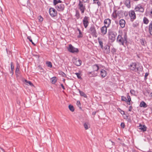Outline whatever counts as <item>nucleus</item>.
<instances>
[{
	"label": "nucleus",
	"mask_w": 152,
	"mask_h": 152,
	"mask_svg": "<svg viewBox=\"0 0 152 152\" xmlns=\"http://www.w3.org/2000/svg\"><path fill=\"white\" fill-rule=\"evenodd\" d=\"M129 69L135 72H138L140 73L142 70V67L138 63H132L129 66Z\"/></svg>",
	"instance_id": "obj_1"
},
{
	"label": "nucleus",
	"mask_w": 152,
	"mask_h": 152,
	"mask_svg": "<svg viewBox=\"0 0 152 152\" xmlns=\"http://www.w3.org/2000/svg\"><path fill=\"white\" fill-rule=\"evenodd\" d=\"M117 41L120 44L124 45V43L126 44L127 42L126 34L124 33L122 35H119L117 38Z\"/></svg>",
	"instance_id": "obj_2"
},
{
	"label": "nucleus",
	"mask_w": 152,
	"mask_h": 152,
	"mask_svg": "<svg viewBox=\"0 0 152 152\" xmlns=\"http://www.w3.org/2000/svg\"><path fill=\"white\" fill-rule=\"evenodd\" d=\"M88 32L93 36L96 37H97V32L95 27L94 25H92L88 30Z\"/></svg>",
	"instance_id": "obj_3"
},
{
	"label": "nucleus",
	"mask_w": 152,
	"mask_h": 152,
	"mask_svg": "<svg viewBox=\"0 0 152 152\" xmlns=\"http://www.w3.org/2000/svg\"><path fill=\"white\" fill-rule=\"evenodd\" d=\"M68 50L72 53H77L79 50L77 48L74 47L72 45L70 44L67 48Z\"/></svg>",
	"instance_id": "obj_4"
},
{
	"label": "nucleus",
	"mask_w": 152,
	"mask_h": 152,
	"mask_svg": "<svg viewBox=\"0 0 152 152\" xmlns=\"http://www.w3.org/2000/svg\"><path fill=\"white\" fill-rule=\"evenodd\" d=\"M78 9L80 10L82 14H83L86 9V7L83 5L82 2L80 1L78 5Z\"/></svg>",
	"instance_id": "obj_5"
},
{
	"label": "nucleus",
	"mask_w": 152,
	"mask_h": 152,
	"mask_svg": "<svg viewBox=\"0 0 152 152\" xmlns=\"http://www.w3.org/2000/svg\"><path fill=\"white\" fill-rule=\"evenodd\" d=\"M117 33L115 32H110L109 34V38L110 40H111V42H114Z\"/></svg>",
	"instance_id": "obj_6"
},
{
	"label": "nucleus",
	"mask_w": 152,
	"mask_h": 152,
	"mask_svg": "<svg viewBox=\"0 0 152 152\" xmlns=\"http://www.w3.org/2000/svg\"><path fill=\"white\" fill-rule=\"evenodd\" d=\"M92 68L93 71L91 72H88V74H92L93 75V76H95L97 75V73L94 74V72L95 71H97L99 69L98 66L97 64H95L92 66Z\"/></svg>",
	"instance_id": "obj_7"
},
{
	"label": "nucleus",
	"mask_w": 152,
	"mask_h": 152,
	"mask_svg": "<svg viewBox=\"0 0 152 152\" xmlns=\"http://www.w3.org/2000/svg\"><path fill=\"white\" fill-rule=\"evenodd\" d=\"M89 18L87 16H85L83 20V24L85 28H86L89 24Z\"/></svg>",
	"instance_id": "obj_8"
},
{
	"label": "nucleus",
	"mask_w": 152,
	"mask_h": 152,
	"mask_svg": "<svg viewBox=\"0 0 152 152\" xmlns=\"http://www.w3.org/2000/svg\"><path fill=\"white\" fill-rule=\"evenodd\" d=\"M146 16H149L150 17L152 18V8H149L146 9L145 12Z\"/></svg>",
	"instance_id": "obj_9"
},
{
	"label": "nucleus",
	"mask_w": 152,
	"mask_h": 152,
	"mask_svg": "<svg viewBox=\"0 0 152 152\" xmlns=\"http://www.w3.org/2000/svg\"><path fill=\"white\" fill-rule=\"evenodd\" d=\"M73 63L77 66H80L81 64V61L77 58H73Z\"/></svg>",
	"instance_id": "obj_10"
},
{
	"label": "nucleus",
	"mask_w": 152,
	"mask_h": 152,
	"mask_svg": "<svg viewBox=\"0 0 152 152\" xmlns=\"http://www.w3.org/2000/svg\"><path fill=\"white\" fill-rule=\"evenodd\" d=\"M135 10L136 11H139L142 12H143L144 11L143 7L140 4L138 5L135 7Z\"/></svg>",
	"instance_id": "obj_11"
},
{
	"label": "nucleus",
	"mask_w": 152,
	"mask_h": 152,
	"mask_svg": "<svg viewBox=\"0 0 152 152\" xmlns=\"http://www.w3.org/2000/svg\"><path fill=\"white\" fill-rule=\"evenodd\" d=\"M129 15L131 18V19L132 21H133L136 18V15L134 11H131L130 12H129Z\"/></svg>",
	"instance_id": "obj_12"
},
{
	"label": "nucleus",
	"mask_w": 152,
	"mask_h": 152,
	"mask_svg": "<svg viewBox=\"0 0 152 152\" xmlns=\"http://www.w3.org/2000/svg\"><path fill=\"white\" fill-rule=\"evenodd\" d=\"M107 27L104 26L100 28L101 33L102 34L103 36L105 35L107 33Z\"/></svg>",
	"instance_id": "obj_13"
},
{
	"label": "nucleus",
	"mask_w": 152,
	"mask_h": 152,
	"mask_svg": "<svg viewBox=\"0 0 152 152\" xmlns=\"http://www.w3.org/2000/svg\"><path fill=\"white\" fill-rule=\"evenodd\" d=\"M56 7L58 10L59 11H63L64 8V5L62 4H58Z\"/></svg>",
	"instance_id": "obj_14"
},
{
	"label": "nucleus",
	"mask_w": 152,
	"mask_h": 152,
	"mask_svg": "<svg viewBox=\"0 0 152 152\" xmlns=\"http://www.w3.org/2000/svg\"><path fill=\"white\" fill-rule=\"evenodd\" d=\"M50 15L52 17H54L56 15V11L53 8H50L49 9Z\"/></svg>",
	"instance_id": "obj_15"
},
{
	"label": "nucleus",
	"mask_w": 152,
	"mask_h": 152,
	"mask_svg": "<svg viewBox=\"0 0 152 152\" xmlns=\"http://www.w3.org/2000/svg\"><path fill=\"white\" fill-rule=\"evenodd\" d=\"M139 127H140L139 128V129H140L141 131L144 132L146 131L147 127L145 125H142L140 124L139 126Z\"/></svg>",
	"instance_id": "obj_16"
},
{
	"label": "nucleus",
	"mask_w": 152,
	"mask_h": 152,
	"mask_svg": "<svg viewBox=\"0 0 152 152\" xmlns=\"http://www.w3.org/2000/svg\"><path fill=\"white\" fill-rule=\"evenodd\" d=\"M119 24L122 28H124L125 27L126 22L125 20L123 19H121L119 20Z\"/></svg>",
	"instance_id": "obj_17"
},
{
	"label": "nucleus",
	"mask_w": 152,
	"mask_h": 152,
	"mask_svg": "<svg viewBox=\"0 0 152 152\" xmlns=\"http://www.w3.org/2000/svg\"><path fill=\"white\" fill-rule=\"evenodd\" d=\"M111 21V20L110 19L107 18L104 20V23L105 25L107 26V27H108L110 24Z\"/></svg>",
	"instance_id": "obj_18"
},
{
	"label": "nucleus",
	"mask_w": 152,
	"mask_h": 152,
	"mask_svg": "<svg viewBox=\"0 0 152 152\" xmlns=\"http://www.w3.org/2000/svg\"><path fill=\"white\" fill-rule=\"evenodd\" d=\"M100 74L102 77H104L107 76V73L105 70L102 69L100 72Z\"/></svg>",
	"instance_id": "obj_19"
},
{
	"label": "nucleus",
	"mask_w": 152,
	"mask_h": 152,
	"mask_svg": "<svg viewBox=\"0 0 152 152\" xmlns=\"http://www.w3.org/2000/svg\"><path fill=\"white\" fill-rule=\"evenodd\" d=\"M104 48L105 50V52L108 54L110 52V47L109 45H106L104 47Z\"/></svg>",
	"instance_id": "obj_20"
},
{
	"label": "nucleus",
	"mask_w": 152,
	"mask_h": 152,
	"mask_svg": "<svg viewBox=\"0 0 152 152\" xmlns=\"http://www.w3.org/2000/svg\"><path fill=\"white\" fill-rule=\"evenodd\" d=\"M97 40H98L99 44L101 48L102 49H103L104 48L102 39L99 37L98 38Z\"/></svg>",
	"instance_id": "obj_21"
},
{
	"label": "nucleus",
	"mask_w": 152,
	"mask_h": 152,
	"mask_svg": "<svg viewBox=\"0 0 152 152\" xmlns=\"http://www.w3.org/2000/svg\"><path fill=\"white\" fill-rule=\"evenodd\" d=\"M148 31L150 34L152 35V21L150 23L149 25Z\"/></svg>",
	"instance_id": "obj_22"
},
{
	"label": "nucleus",
	"mask_w": 152,
	"mask_h": 152,
	"mask_svg": "<svg viewBox=\"0 0 152 152\" xmlns=\"http://www.w3.org/2000/svg\"><path fill=\"white\" fill-rule=\"evenodd\" d=\"M125 4L127 7L129 8L131 7L130 0H126L125 2Z\"/></svg>",
	"instance_id": "obj_23"
},
{
	"label": "nucleus",
	"mask_w": 152,
	"mask_h": 152,
	"mask_svg": "<svg viewBox=\"0 0 152 152\" xmlns=\"http://www.w3.org/2000/svg\"><path fill=\"white\" fill-rule=\"evenodd\" d=\"M19 72V66L18 64L17 65V67L15 69V74L16 76H18Z\"/></svg>",
	"instance_id": "obj_24"
},
{
	"label": "nucleus",
	"mask_w": 152,
	"mask_h": 152,
	"mask_svg": "<svg viewBox=\"0 0 152 152\" xmlns=\"http://www.w3.org/2000/svg\"><path fill=\"white\" fill-rule=\"evenodd\" d=\"M140 106L141 107L145 108L147 107L146 104L143 101H142L140 104Z\"/></svg>",
	"instance_id": "obj_25"
},
{
	"label": "nucleus",
	"mask_w": 152,
	"mask_h": 152,
	"mask_svg": "<svg viewBox=\"0 0 152 152\" xmlns=\"http://www.w3.org/2000/svg\"><path fill=\"white\" fill-rule=\"evenodd\" d=\"M50 81H51V82L52 84H55L56 82V77H52L50 79Z\"/></svg>",
	"instance_id": "obj_26"
},
{
	"label": "nucleus",
	"mask_w": 152,
	"mask_h": 152,
	"mask_svg": "<svg viewBox=\"0 0 152 152\" xmlns=\"http://www.w3.org/2000/svg\"><path fill=\"white\" fill-rule=\"evenodd\" d=\"M78 91H79L80 94L81 96H83L84 97H87V95L84 92L81 91L79 89H78Z\"/></svg>",
	"instance_id": "obj_27"
},
{
	"label": "nucleus",
	"mask_w": 152,
	"mask_h": 152,
	"mask_svg": "<svg viewBox=\"0 0 152 152\" xmlns=\"http://www.w3.org/2000/svg\"><path fill=\"white\" fill-rule=\"evenodd\" d=\"M149 22V20L146 17H144L143 19V22L144 23L147 24Z\"/></svg>",
	"instance_id": "obj_28"
},
{
	"label": "nucleus",
	"mask_w": 152,
	"mask_h": 152,
	"mask_svg": "<svg viewBox=\"0 0 152 152\" xmlns=\"http://www.w3.org/2000/svg\"><path fill=\"white\" fill-rule=\"evenodd\" d=\"M140 42L141 44L143 45V46H145V45L146 44V41L144 39H140Z\"/></svg>",
	"instance_id": "obj_29"
},
{
	"label": "nucleus",
	"mask_w": 152,
	"mask_h": 152,
	"mask_svg": "<svg viewBox=\"0 0 152 152\" xmlns=\"http://www.w3.org/2000/svg\"><path fill=\"white\" fill-rule=\"evenodd\" d=\"M93 4H97L98 6H99L101 5L100 2L98 0H93Z\"/></svg>",
	"instance_id": "obj_30"
},
{
	"label": "nucleus",
	"mask_w": 152,
	"mask_h": 152,
	"mask_svg": "<svg viewBox=\"0 0 152 152\" xmlns=\"http://www.w3.org/2000/svg\"><path fill=\"white\" fill-rule=\"evenodd\" d=\"M69 110L72 112H73L75 110L74 107L72 105H69Z\"/></svg>",
	"instance_id": "obj_31"
},
{
	"label": "nucleus",
	"mask_w": 152,
	"mask_h": 152,
	"mask_svg": "<svg viewBox=\"0 0 152 152\" xmlns=\"http://www.w3.org/2000/svg\"><path fill=\"white\" fill-rule=\"evenodd\" d=\"M46 63L48 66L50 68L52 67V64L50 62L47 61Z\"/></svg>",
	"instance_id": "obj_32"
},
{
	"label": "nucleus",
	"mask_w": 152,
	"mask_h": 152,
	"mask_svg": "<svg viewBox=\"0 0 152 152\" xmlns=\"http://www.w3.org/2000/svg\"><path fill=\"white\" fill-rule=\"evenodd\" d=\"M78 31H79V35L78 36V37L80 38L82 37H83V35L81 32V31L79 29H77Z\"/></svg>",
	"instance_id": "obj_33"
},
{
	"label": "nucleus",
	"mask_w": 152,
	"mask_h": 152,
	"mask_svg": "<svg viewBox=\"0 0 152 152\" xmlns=\"http://www.w3.org/2000/svg\"><path fill=\"white\" fill-rule=\"evenodd\" d=\"M121 100L123 101H125L126 102H128L127 99L124 96H121Z\"/></svg>",
	"instance_id": "obj_34"
},
{
	"label": "nucleus",
	"mask_w": 152,
	"mask_h": 152,
	"mask_svg": "<svg viewBox=\"0 0 152 152\" xmlns=\"http://www.w3.org/2000/svg\"><path fill=\"white\" fill-rule=\"evenodd\" d=\"M127 98L128 99V100H127L128 102H128L129 103H128V104H130V102L131 100V99L130 96H129V94H127Z\"/></svg>",
	"instance_id": "obj_35"
},
{
	"label": "nucleus",
	"mask_w": 152,
	"mask_h": 152,
	"mask_svg": "<svg viewBox=\"0 0 152 152\" xmlns=\"http://www.w3.org/2000/svg\"><path fill=\"white\" fill-rule=\"evenodd\" d=\"M25 82L27 84H28L30 86H33V83L31 81H28L27 80H26Z\"/></svg>",
	"instance_id": "obj_36"
},
{
	"label": "nucleus",
	"mask_w": 152,
	"mask_h": 152,
	"mask_svg": "<svg viewBox=\"0 0 152 152\" xmlns=\"http://www.w3.org/2000/svg\"><path fill=\"white\" fill-rule=\"evenodd\" d=\"M75 74L76 75L77 78L78 79H80L81 78V77L80 76V73H76Z\"/></svg>",
	"instance_id": "obj_37"
},
{
	"label": "nucleus",
	"mask_w": 152,
	"mask_h": 152,
	"mask_svg": "<svg viewBox=\"0 0 152 152\" xmlns=\"http://www.w3.org/2000/svg\"><path fill=\"white\" fill-rule=\"evenodd\" d=\"M38 18L40 22H42L43 20V18L41 16H39Z\"/></svg>",
	"instance_id": "obj_38"
},
{
	"label": "nucleus",
	"mask_w": 152,
	"mask_h": 152,
	"mask_svg": "<svg viewBox=\"0 0 152 152\" xmlns=\"http://www.w3.org/2000/svg\"><path fill=\"white\" fill-rule=\"evenodd\" d=\"M114 18L115 19L117 18V15L116 14V13L115 12H113L112 14Z\"/></svg>",
	"instance_id": "obj_39"
},
{
	"label": "nucleus",
	"mask_w": 152,
	"mask_h": 152,
	"mask_svg": "<svg viewBox=\"0 0 152 152\" xmlns=\"http://www.w3.org/2000/svg\"><path fill=\"white\" fill-rule=\"evenodd\" d=\"M84 126L85 129L87 130L88 129V124L87 123H85L84 124Z\"/></svg>",
	"instance_id": "obj_40"
},
{
	"label": "nucleus",
	"mask_w": 152,
	"mask_h": 152,
	"mask_svg": "<svg viewBox=\"0 0 152 152\" xmlns=\"http://www.w3.org/2000/svg\"><path fill=\"white\" fill-rule=\"evenodd\" d=\"M11 71H13L14 70V66L13 64V63L11 62Z\"/></svg>",
	"instance_id": "obj_41"
},
{
	"label": "nucleus",
	"mask_w": 152,
	"mask_h": 152,
	"mask_svg": "<svg viewBox=\"0 0 152 152\" xmlns=\"http://www.w3.org/2000/svg\"><path fill=\"white\" fill-rule=\"evenodd\" d=\"M130 92L131 93V94L132 95H134L135 94V92L133 90H131L130 91Z\"/></svg>",
	"instance_id": "obj_42"
},
{
	"label": "nucleus",
	"mask_w": 152,
	"mask_h": 152,
	"mask_svg": "<svg viewBox=\"0 0 152 152\" xmlns=\"http://www.w3.org/2000/svg\"><path fill=\"white\" fill-rule=\"evenodd\" d=\"M77 104L78 105V107L81 108V104L80 101H77Z\"/></svg>",
	"instance_id": "obj_43"
},
{
	"label": "nucleus",
	"mask_w": 152,
	"mask_h": 152,
	"mask_svg": "<svg viewBox=\"0 0 152 152\" xmlns=\"http://www.w3.org/2000/svg\"><path fill=\"white\" fill-rule=\"evenodd\" d=\"M111 51L114 54L115 53L116 50L115 49L113 48L112 49Z\"/></svg>",
	"instance_id": "obj_44"
},
{
	"label": "nucleus",
	"mask_w": 152,
	"mask_h": 152,
	"mask_svg": "<svg viewBox=\"0 0 152 152\" xmlns=\"http://www.w3.org/2000/svg\"><path fill=\"white\" fill-rule=\"evenodd\" d=\"M53 4L54 5H56L58 4L57 1L56 0H53Z\"/></svg>",
	"instance_id": "obj_45"
},
{
	"label": "nucleus",
	"mask_w": 152,
	"mask_h": 152,
	"mask_svg": "<svg viewBox=\"0 0 152 152\" xmlns=\"http://www.w3.org/2000/svg\"><path fill=\"white\" fill-rule=\"evenodd\" d=\"M121 126L122 128H124L125 127V124H124V123H121Z\"/></svg>",
	"instance_id": "obj_46"
},
{
	"label": "nucleus",
	"mask_w": 152,
	"mask_h": 152,
	"mask_svg": "<svg viewBox=\"0 0 152 152\" xmlns=\"http://www.w3.org/2000/svg\"><path fill=\"white\" fill-rule=\"evenodd\" d=\"M27 39H28L29 40V41L30 42H32V39H31V37H30V36H28L27 37Z\"/></svg>",
	"instance_id": "obj_47"
},
{
	"label": "nucleus",
	"mask_w": 152,
	"mask_h": 152,
	"mask_svg": "<svg viewBox=\"0 0 152 152\" xmlns=\"http://www.w3.org/2000/svg\"><path fill=\"white\" fill-rule=\"evenodd\" d=\"M76 15L77 17V18L80 17V14L79 12H77Z\"/></svg>",
	"instance_id": "obj_48"
},
{
	"label": "nucleus",
	"mask_w": 152,
	"mask_h": 152,
	"mask_svg": "<svg viewBox=\"0 0 152 152\" xmlns=\"http://www.w3.org/2000/svg\"><path fill=\"white\" fill-rule=\"evenodd\" d=\"M133 26L134 27H136L137 26H138V24L137 23V24L133 23Z\"/></svg>",
	"instance_id": "obj_49"
},
{
	"label": "nucleus",
	"mask_w": 152,
	"mask_h": 152,
	"mask_svg": "<svg viewBox=\"0 0 152 152\" xmlns=\"http://www.w3.org/2000/svg\"><path fill=\"white\" fill-rule=\"evenodd\" d=\"M61 75H62L63 77H65L66 76V74L62 72H61Z\"/></svg>",
	"instance_id": "obj_50"
},
{
	"label": "nucleus",
	"mask_w": 152,
	"mask_h": 152,
	"mask_svg": "<svg viewBox=\"0 0 152 152\" xmlns=\"http://www.w3.org/2000/svg\"><path fill=\"white\" fill-rule=\"evenodd\" d=\"M61 86L62 87V88H63V89H64V90L65 89V88H64V85H63V84H61Z\"/></svg>",
	"instance_id": "obj_51"
},
{
	"label": "nucleus",
	"mask_w": 152,
	"mask_h": 152,
	"mask_svg": "<svg viewBox=\"0 0 152 152\" xmlns=\"http://www.w3.org/2000/svg\"><path fill=\"white\" fill-rule=\"evenodd\" d=\"M132 106H130L129 110V111H132Z\"/></svg>",
	"instance_id": "obj_52"
},
{
	"label": "nucleus",
	"mask_w": 152,
	"mask_h": 152,
	"mask_svg": "<svg viewBox=\"0 0 152 152\" xmlns=\"http://www.w3.org/2000/svg\"><path fill=\"white\" fill-rule=\"evenodd\" d=\"M84 2L86 3V2L88 0H82Z\"/></svg>",
	"instance_id": "obj_53"
},
{
	"label": "nucleus",
	"mask_w": 152,
	"mask_h": 152,
	"mask_svg": "<svg viewBox=\"0 0 152 152\" xmlns=\"http://www.w3.org/2000/svg\"><path fill=\"white\" fill-rule=\"evenodd\" d=\"M57 2H58V3H61V1H60V0H58L57 1Z\"/></svg>",
	"instance_id": "obj_54"
},
{
	"label": "nucleus",
	"mask_w": 152,
	"mask_h": 152,
	"mask_svg": "<svg viewBox=\"0 0 152 152\" xmlns=\"http://www.w3.org/2000/svg\"><path fill=\"white\" fill-rule=\"evenodd\" d=\"M111 143H112V145H114L115 143H114V142H113V141H111Z\"/></svg>",
	"instance_id": "obj_55"
},
{
	"label": "nucleus",
	"mask_w": 152,
	"mask_h": 152,
	"mask_svg": "<svg viewBox=\"0 0 152 152\" xmlns=\"http://www.w3.org/2000/svg\"><path fill=\"white\" fill-rule=\"evenodd\" d=\"M10 73L11 74H12V75H13V71H11V72H10Z\"/></svg>",
	"instance_id": "obj_56"
},
{
	"label": "nucleus",
	"mask_w": 152,
	"mask_h": 152,
	"mask_svg": "<svg viewBox=\"0 0 152 152\" xmlns=\"http://www.w3.org/2000/svg\"><path fill=\"white\" fill-rule=\"evenodd\" d=\"M122 113H124V111H122V113H121V114H122Z\"/></svg>",
	"instance_id": "obj_57"
},
{
	"label": "nucleus",
	"mask_w": 152,
	"mask_h": 152,
	"mask_svg": "<svg viewBox=\"0 0 152 152\" xmlns=\"http://www.w3.org/2000/svg\"><path fill=\"white\" fill-rule=\"evenodd\" d=\"M122 113H124V111H122V113H121V114H122Z\"/></svg>",
	"instance_id": "obj_58"
},
{
	"label": "nucleus",
	"mask_w": 152,
	"mask_h": 152,
	"mask_svg": "<svg viewBox=\"0 0 152 152\" xmlns=\"http://www.w3.org/2000/svg\"><path fill=\"white\" fill-rule=\"evenodd\" d=\"M122 113H124V111H122V113H121V114H122Z\"/></svg>",
	"instance_id": "obj_59"
},
{
	"label": "nucleus",
	"mask_w": 152,
	"mask_h": 152,
	"mask_svg": "<svg viewBox=\"0 0 152 152\" xmlns=\"http://www.w3.org/2000/svg\"><path fill=\"white\" fill-rule=\"evenodd\" d=\"M148 75V74H147L146 73H145V76H146Z\"/></svg>",
	"instance_id": "obj_60"
},
{
	"label": "nucleus",
	"mask_w": 152,
	"mask_h": 152,
	"mask_svg": "<svg viewBox=\"0 0 152 152\" xmlns=\"http://www.w3.org/2000/svg\"><path fill=\"white\" fill-rule=\"evenodd\" d=\"M95 113H96L95 112H94V113L93 112V115H95Z\"/></svg>",
	"instance_id": "obj_61"
},
{
	"label": "nucleus",
	"mask_w": 152,
	"mask_h": 152,
	"mask_svg": "<svg viewBox=\"0 0 152 152\" xmlns=\"http://www.w3.org/2000/svg\"><path fill=\"white\" fill-rule=\"evenodd\" d=\"M34 45H35V44H34V43L33 42V41H32V42H31Z\"/></svg>",
	"instance_id": "obj_62"
},
{
	"label": "nucleus",
	"mask_w": 152,
	"mask_h": 152,
	"mask_svg": "<svg viewBox=\"0 0 152 152\" xmlns=\"http://www.w3.org/2000/svg\"><path fill=\"white\" fill-rule=\"evenodd\" d=\"M34 45H35V44H34V43L33 42V41H32V42H31Z\"/></svg>",
	"instance_id": "obj_63"
},
{
	"label": "nucleus",
	"mask_w": 152,
	"mask_h": 152,
	"mask_svg": "<svg viewBox=\"0 0 152 152\" xmlns=\"http://www.w3.org/2000/svg\"><path fill=\"white\" fill-rule=\"evenodd\" d=\"M150 95L152 97V93H151Z\"/></svg>",
	"instance_id": "obj_64"
}]
</instances>
